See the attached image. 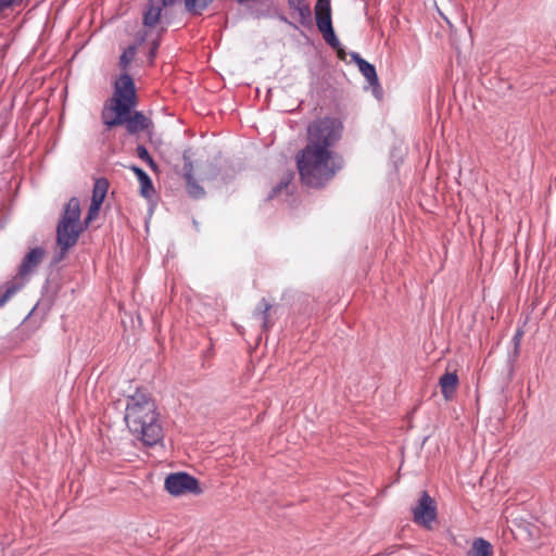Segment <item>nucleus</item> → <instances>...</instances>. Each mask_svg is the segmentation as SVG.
Wrapping results in <instances>:
<instances>
[{
  "label": "nucleus",
  "mask_w": 556,
  "mask_h": 556,
  "mask_svg": "<svg viewBox=\"0 0 556 556\" xmlns=\"http://www.w3.org/2000/svg\"><path fill=\"white\" fill-rule=\"evenodd\" d=\"M125 421L128 429L146 445H155L163 438L154 401L143 392L128 396Z\"/></svg>",
  "instance_id": "obj_2"
},
{
  "label": "nucleus",
  "mask_w": 556,
  "mask_h": 556,
  "mask_svg": "<svg viewBox=\"0 0 556 556\" xmlns=\"http://www.w3.org/2000/svg\"><path fill=\"white\" fill-rule=\"evenodd\" d=\"M45 254L46 251L42 248L31 249L22 260V263L18 268V277L24 279L29 274L35 271V269L41 263Z\"/></svg>",
  "instance_id": "obj_9"
},
{
  "label": "nucleus",
  "mask_w": 556,
  "mask_h": 556,
  "mask_svg": "<svg viewBox=\"0 0 556 556\" xmlns=\"http://www.w3.org/2000/svg\"><path fill=\"white\" fill-rule=\"evenodd\" d=\"M315 20L317 28L321 33L325 41L333 49H338L340 47V41L332 27L330 0L316 1Z\"/></svg>",
  "instance_id": "obj_6"
},
{
  "label": "nucleus",
  "mask_w": 556,
  "mask_h": 556,
  "mask_svg": "<svg viewBox=\"0 0 556 556\" xmlns=\"http://www.w3.org/2000/svg\"><path fill=\"white\" fill-rule=\"evenodd\" d=\"M291 180V177L288 176L286 179L281 180L280 184L273 189V193L269 195V198H274L282 188H287L289 182Z\"/></svg>",
  "instance_id": "obj_25"
},
{
  "label": "nucleus",
  "mask_w": 556,
  "mask_h": 556,
  "mask_svg": "<svg viewBox=\"0 0 556 556\" xmlns=\"http://www.w3.org/2000/svg\"><path fill=\"white\" fill-rule=\"evenodd\" d=\"M163 0L149 1L142 11V29L137 35L139 42L149 45L151 60L155 56L165 26L162 21Z\"/></svg>",
  "instance_id": "obj_5"
},
{
  "label": "nucleus",
  "mask_w": 556,
  "mask_h": 556,
  "mask_svg": "<svg viewBox=\"0 0 556 556\" xmlns=\"http://www.w3.org/2000/svg\"><path fill=\"white\" fill-rule=\"evenodd\" d=\"M20 288L12 285L7 288L5 292L0 295V307L3 306L16 293Z\"/></svg>",
  "instance_id": "obj_21"
},
{
  "label": "nucleus",
  "mask_w": 556,
  "mask_h": 556,
  "mask_svg": "<svg viewBox=\"0 0 556 556\" xmlns=\"http://www.w3.org/2000/svg\"><path fill=\"white\" fill-rule=\"evenodd\" d=\"M136 55V47L130 46L128 47L121 55L119 58V66L123 70H126L128 65L131 63Z\"/></svg>",
  "instance_id": "obj_19"
},
{
  "label": "nucleus",
  "mask_w": 556,
  "mask_h": 556,
  "mask_svg": "<svg viewBox=\"0 0 556 556\" xmlns=\"http://www.w3.org/2000/svg\"><path fill=\"white\" fill-rule=\"evenodd\" d=\"M185 179L187 182V191L190 197L199 199L204 195V189L195 181L192 176V164L185 165Z\"/></svg>",
  "instance_id": "obj_13"
},
{
  "label": "nucleus",
  "mask_w": 556,
  "mask_h": 556,
  "mask_svg": "<svg viewBox=\"0 0 556 556\" xmlns=\"http://www.w3.org/2000/svg\"><path fill=\"white\" fill-rule=\"evenodd\" d=\"M494 551L490 542L482 538L473 540L471 548L468 553L469 556H493Z\"/></svg>",
  "instance_id": "obj_14"
},
{
  "label": "nucleus",
  "mask_w": 556,
  "mask_h": 556,
  "mask_svg": "<svg viewBox=\"0 0 556 556\" xmlns=\"http://www.w3.org/2000/svg\"><path fill=\"white\" fill-rule=\"evenodd\" d=\"M109 189V181L105 178H99L94 181L92 189L91 203L102 205Z\"/></svg>",
  "instance_id": "obj_17"
},
{
  "label": "nucleus",
  "mask_w": 556,
  "mask_h": 556,
  "mask_svg": "<svg viewBox=\"0 0 556 556\" xmlns=\"http://www.w3.org/2000/svg\"><path fill=\"white\" fill-rule=\"evenodd\" d=\"M412 513L414 522L429 529L437 518V503L427 492H422Z\"/></svg>",
  "instance_id": "obj_8"
},
{
  "label": "nucleus",
  "mask_w": 556,
  "mask_h": 556,
  "mask_svg": "<svg viewBox=\"0 0 556 556\" xmlns=\"http://www.w3.org/2000/svg\"><path fill=\"white\" fill-rule=\"evenodd\" d=\"M354 59L358 65L361 73L368 80L370 85L378 84V76L376 73V68L372 64L368 63L366 60L362 59L359 55H354Z\"/></svg>",
  "instance_id": "obj_15"
},
{
  "label": "nucleus",
  "mask_w": 556,
  "mask_h": 556,
  "mask_svg": "<svg viewBox=\"0 0 556 556\" xmlns=\"http://www.w3.org/2000/svg\"><path fill=\"white\" fill-rule=\"evenodd\" d=\"M137 155L144 162L149 163L150 165H154V162L152 157L150 156L148 150L143 146L137 147Z\"/></svg>",
  "instance_id": "obj_23"
},
{
  "label": "nucleus",
  "mask_w": 556,
  "mask_h": 556,
  "mask_svg": "<svg viewBox=\"0 0 556 556\" xmlns=\"http://www.w3.org/2000/svg\"><path fill=\"white\" fill-rule=\"evenodd\" d=\"M124 121L122 125H126L128 132L138 134L148 129L151 126V121L143 115L141 112H135L132 115L130 113H126L123 116Z\"/></svg>",
  "instance_id": "obj_11"
},
{
  "label": "nucleus",
  "mask_w": 556,
  "mask_h": 556,
  "mask_svg": "<svg viewBox=\"0 0 556 556\" xmlns=\"http://www.w3.org/2000/svg\"><path fill=\"white\" fill-rule=\"evenodd\" d=\"M164 485L166 491L174 496L189 493L200 494L202 492L198 480L187 472H174L168 475Z\"/></svg>",
  "instance_id": "obj_7"
},
{
  "label": "nucleus",
  "mask_w": 556,
  "mask_h": 556,
  "mask_svg": "<svg viewBox=\"0 0 556 556\" xmlns=\"http://www.w3.org/2000/svg\"><path fill=\"white\" fill-rule=\"evenodd\" d=\"M85 230L80 220V203L77 198H72L64 207L63 214L56 227V243L60 252L54 262H61L70 249L76 245L80 233Z\"/></svg>",
  "instance_id": "obj_4"
},
{
  "label": "nucleus",
  "mask_w": 556,
  "mask_h": 556,
  "mask_svg": "<svg viewBox=\"0 0 556 556\" xmlns=\"http://www.w3.org/2000/svg\"><path fill=\"white\" fill-rule=\"evenodd\" d=\"M101 206L100 204L90 203L87 216L83 223L84 228H87L98 217Z\"/></svg>",
  "instance_id": "obj_20"
},
{
  "label": "nucleus",
  "mask_w": 556,
  "mask_h": 556,
  "mask_svg": "<svg viewBox=\"0 0 556 556\" xmlns=\"http://www.w3.org/2000/svg\"><path fill=\"white\" fill-rule=\"evenodd\" d=\"M288 5L292 10V16L303 27H312V10L307 0H288Z\"/></svg>",
  "instance_id": "obj_10"
},
{
  "label": "nucleus",
  "mask_w": 556,
  "mask_h": 556,
  "mask_svg": "<svg viewBox=\"0 0 556 556\" xmlns=\"http://www.w3.org/2000/svg\"><path fill=\"white\" fill-rule=\"evenodd\" d=\"M137 104L136 88L128 74L121 75L114 83V91L102 111V121L109 128L122 125L123 116Z\"/></svg>",
  "instance_id": "obj_3"
},
{
  "label": "nucleus",
  "mask_w": 556,
  "mask_h": 556,
  "mask_svg": "<svg viewBox=\"0 0 556 556\" xmlns=\"http://www.w3.org/2000/svg\"><path fill=\"white\" fill-rule=\"evenodd\" d=\"M131 169L136 174L139 182H140L141 194L146 198H149L151 195V193L153 192V185H152L151 178L140 167L132 166Z\"/></svg>",
  "instance_id": "obj_18"
},
{
  "label": "nucleus",
  "mask_w": 556,
  "mask_h": 556,
  "mask_svg": "<svg viewBox=\"0 0 556 556\" xmlns=\"http://www.w3.org/2000/svg\"><path fill=\"white\" fill-rule=\"evenodd\" d=\"M343 125L338 118L325 117L307 127V143L296 155L301 180L308 187L319 188L342 167V160L333 147L342 137Z\"/></svg>",
  "instance_id": "obj_1"
},
{
  "label": "nucleus",
  "mask_w": 556,
  "mask_h": 556,
  "mask_svg": "<svg viewBox=\"0 0 556 556\" xmlns=\"http://www.w3.org/2000/svg\"><path fill=\"white\" fill-rule=\"evenodd\" d=\"M23 0H0V14L10 8L18 5Z\"/></svg>",
  "instance_id": "obj_24"
},
{
  "label": "nucleus",
  "mask_w": 556,
  "mask_h": 556,
  "mask_svg": "<svg viewBox=\"0 0 556 556\" xmlns=\"http://www.w3.org/2000/svg\"><path fill=\"white\" fill-rule=\"evenodd\" d=\"M270 307V304L265 299H262L253 313V318L260 323L264 330H268L270 327L268 323V312Z\"/></svg>",
  "instance_id": "obj_16"
},
{
  "label": "nucleus",
  "mask_w": 556,
  "mask_h": 556,
  "mask_svg": "<svg viewBox=\"0 0 556 556\" xmlns=\"http://www.w3.org/2000/svg\"><path fill=\"white\" fill-rule=\"evenodd\" d=\"M459 380L456 371H446L439 379L441 393L445 401H451L457 390Z\"/></svg>",
  "instance_id": "obj_12"
},
{
  "label": "nucleus",
  "mask_w": 556,
  "mask_h": 556,
  "mask_svg": "<svg viewBox=\"0 0 556 556\" xmlns=\"http://www.w3.org/2000/svg\"><path fill=\"white\" fill-rule=\"evenodd\" d=\"M20 288L12 285L7 288L5 292L0 295V307L3 306L16 293Z\"/></svg>",
  "instance_id": "obj_22"
}]
</instances>
